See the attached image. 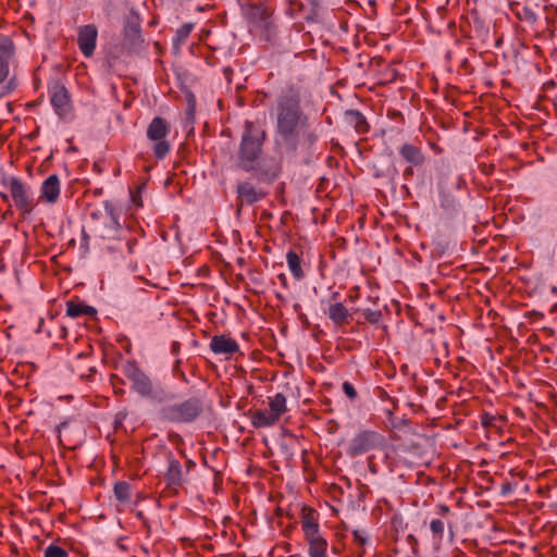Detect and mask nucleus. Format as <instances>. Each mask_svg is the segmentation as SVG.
<instances>
[{
  "mask_svg": "<svg viewBox=\"0 0 557 557\" xmlns=\"http://www.w3.org/2000/svg\"><path fill=\"white\" fill-rule=\"evenodd\" d=\"M98 29L94 24L81 26L77 32V45L86 58H90L96 49Z\"/></svg>",
  "mask_w": 557,
  "mask_h": 557,
  "instance_id": "nucleus-10",
  "label": "nucleus"
},
{
  "mask_svg": "<svg viewBox=\"0 0 557 557\" xmlns=\"http://www.w3.org/2000/svg\"><path fill=\"white\" fill-rule=\"evenodd\" d=\"M264 139V129L258 127L253 122H245L238 159L239 166L246 172H251L258 169Z\"/></svg>",
  "mask_w": 557,
  "mask_h": 557,
  "instance_id": "nucleus-2",
  "label": "nucleus"
},
{
  "mask_svg": "<svg viewBox=\"0 0 557 557\" xmlns=\"http://www.w3.org/2000/svg\"><path fill=\"white\" fill-rule=\"evenodd\" d=\"M301 529L304 536L321 533L317 512L305 508L301 513Z\"/></svg>",
  "mask_w": 557,
  "mask_h": 557,
  "instance_id": "nucleus-18",
  "label": "nucleus"
},
{
  "mask_svg": "<svg viewBox=\"0 0 557 557\" xmlns=\"http://www.w3.org/2000/svg\"><path fill=\"white\" fill-rule=\"evenodd\" d=\"M240 203L253 205L265 197V194L260 188H256L249 182H243L236 188Z\"/></svg>",
  "mask_w": 557,
  "mask_h": 557,
  "instance_id": "nucleus-15",
  "label": "nucleus"
},
{
  "mask_svg": "<svg viewBox=\"0 0 557 557\" xmlns=\"http://www.w3.org/2000/svg\"><path fill=\"white\" fill-rule=\"evenodd\" d=\"M441 207L446 211H454L456 209V200L444 195L441 200Z\"/></svg>",
  "mask_w": 557,
  "mask_h": 557,
  "instance_id": "nucleus-34",
  "label": "nucleus"
},
{
  "mask_svg": "<svg viewBox=\"0 0 557 557\" xmlns=\"http://www.w3.org/2000/svg\"><path fill=\"white\" fill-rule=\"evenodd\" d=\"M508 490H509V487H507V486H505V485L503 486V492H506V491H508Z\"/></svg>",
  "mask_w": 557,
  "mask_h": 557,
  "instance_id": "nucleus-43",
  "label": "nucleus"
},
{
  "mask_svg": "<svg viewBox=\"0 0 557 557\" xmlns=\"http://www.w3.org/2000/svg\"><path fill=\"white\" fill-rule=\"evenodd\" d=\"M143 44L140 25L135 22H128L124 27L123 50L128 54H133L143 48Z\"/></svg>",
  "mask_w": 557,
  "mask_h": 557,
  "instance_id": "nucleus-11",
  "label": "nucleus"
},
{
  "mask_svg": "<svg viewBox=\"0 0 557 557\" xmlns=\"http://www.w3.org/2000/svg\"><path fill=\"white\" fill-rule=\"evenodd\" d=\"M275 144L287 153L308 157L318 141V134L301 108L300 95L288 89L275 106Z\"/></svg>",
  "mask_w": 557,
  "mask_h": 557,
  "instance_id": "nucleus-1",
  "label": "nucleus"
},
{
  "mask_svg": "<svg viewBox=\"0 0 557 557\" xmlns=\"http://www.w3.org/2000/svg\"><path fill=\"white\" fill-rule=\"evenodd\" d=\"M94 220L92 231L96 236L102 239H121L123 233L119 222L120 214L116 208L109 201L103 202V208L90 212Z\"/></svg>",
  "mask_w": 557,
  "mask_h": 557,
  "instance_id": "nucleus-4",
  "label": "nucleus"
},
{
  "mask_svg": "<svg viewBox=\"0 0 557 557\" xmlns=\"http://www.w3.org/2000/svg\"><path fill=\"white\" fill-rule=\"evenodd\" d=\"M122 373L132 382V389L141 397L157 398L153 383L135 361H127L122 367Z\"/></svg>",
  "mask_w": 557,
  "mask_h": 557,
  "instance_id": "nucleus-5",
  "label": "nucleus"
},
{
  "mask_svg": "<svg viewBox=\"0 0 557 557\" xmlns=\"http://www.w3.org/2000/svg\"><path fill=\"white\" fill-rule=\"evenodd\" d=\"M357 557H363L364 555V548L363 547H360V546H357V549H356V553Z\"/></svg>",
  "mask_w": 557,
  "mask_h": 557,
  "instance_id": "nucleus-40",
  "label": "nucleus"
},
{
  "mask_svg": "<svg viewBox=\"0 0 557 557\" xmlns=\"http://www.w3.org/2000/svg\"><path fill=\"white\" fill-rule=\"evenodd\" d=\"M444 528V522L440 519H433L430 523L433 535L437 536L440 540L443 537Z\"/></svg>",
  "mask_w": 557,
  "mask_h": 557,
  "instance_id": "nucleus-30",
  "label": "nucleus"
},
{
  "mask_svg": "<svg viewBox=\"0 0 557 557\" xmlns=\"http://www.w3.org/2000/svg\"><path fill=\"white\" fill-rule=\"evenodd\" d=\"M286 261H287L288 269L292 272L293 276L296 280L302 278L304 271L301 269V259L298 256V253L295 252L294 250H289L286 253Z\"/></svg>",
  "mask_w": 557,
  "mask_h": 557,
  "instance_id": "nucleus-24",
  "label": "nucleus"
},
{
  "mask_svg": "<svg viewBox=\"0 0 557 557\" xmlns=\"http://www.w3.org/2000/svg\"><path fill=\"white\" fill-rule=\"evenodd\" d=\"M8 186L15 207L22 214L30 213L34 209V199L29 186L17 177L9 178Z\"/></svg>",
  "mask_w": 557,
  "mask_h": 557,
  "instance_id": "nucleus-8",
  "label": "nucleus"
},
{
  "mask_svg": "<svg viewBox=\"0 0 557 557\" xmlns=\"http://www.w3.org/2000/svg\"><path fill=\"white\" fill-rule=\"evenodd\" d=\"M194 28V24L185 23L177 30L173 38V46L175 49H180L182 45L185 44L187 38L189 37L191 30Z\"/></svg>",
  "mask_w": 557,
  "mask_h": 557,
  "instance_id": "nucleus-27",
  "label": "nucleus"
},
{
  "mask_svg": "<svg viewBox=\"0 0 557 557\" xmlns=\"http://www.w3.org/2000/svg\"><path fill=\"white\" fill-rule=\"evenodd\" d=\"M270 411L280 419V417L286 411V397L277 393L272 398H270Z\"/></svg>",
  "mask_w": 557,
  "mask_h": 557,
  "instance_id": "nucleus-26",
  "label": "nucleus"
},
{
  "mask_svg": "<svg viewBox=\"0 0 557 557\" xmlns=\"http://www.w3.org/2000/svg\"><path fill=\"white\" fill-rule=\"evenodd\" d=\"M121 239H125V246L127 248V251L129 255H133L135 252V246L137 245L136 238H126V236L123 234V237Z\"/></svg>",
  "mask_w": 557,
  "mask_h": 557,
  "instance_id": "nucleus-37",
  "label": "nucleus"
},
{
  "mask_svg": "<svg viewBox=\"0 0 557 557\" xmlns=\"http://www.w3.org/2000/svg\"><path fill=\"white\" fill-rule=\"evenodd\" d=\"M363 315L366 320L372 324L377 323L382 318L381 311L371 309H366Z\"/></svg>",
  "mask_w": 557,
  "mask_h": 557,
  "instance_id": "nucleus-32",
  "label": "nucleus"
},
{
  "mask_svg": "<svg viewBox=\"0 0 557 557\" xmlns=\"http://www.w3.org/2000/svg\"><path fill=\"white\" fill-rule=\"evenodd\" d=\"M412 174H413L412 165H410L407 169H405V171H404V175L405 176H409V175H412Z\"/></svg>",
  "mask_w": 557,
  "mask_h": 557,
  "instance_id": "nucleus-41",
  "label": "nucleus"
},
{
  "mask_svg": "<svg viewBox=\"0 0 557 557\" xmlns=\"http://www.w3.org/2000/svg\"><path fill=\"white\" fill-rule=\"evenodd\" d=\"M66 313L71 318H78L81 315L92 317V315H96L97 310L91 306L70 301V302H67Z\"/></svg>",
  "mask_w": 557,
  "mask_h": 557,
  "instance_id": "nucleus-23",
  "label": "nucleus"
},
{
  "mask_svg": "<svg viewBox=\"0 0 557 557\" xmlns=\"http://www.w3.org/2000/svg\"><path fill=\"white\" fill-rule=\"evenodd\" d=\"M169 132V124L160 116L153 117L148 125L147 137L156 143L153 146V154L159 160H162L170 152V144L164 140Z\"/></svg>",
  "mask_w": 557,
  "mask_h": 557,
  "instance_id": "nucleus-6",
  "label": "nucleus"
},
{
  "mask_svg": "<svg viewBox=\"0 0 557 557\" xmlns=\"http://www.w3.org/2000/svg\"><path fill=\"white\" fill-rule=\"evenodd\" d=\"M345 121L352 126L357 133L364 134L369 129V124L364 115L357 110H348L345 113Z\"/></svg>",
  "mask_w": 557,
  "mask_h": 557,
  "instance_id": "nucleus-20",
  "label": "nucleus"
},
{
  "mask_svg": "<svg viewBox=\"0 0 557 557\" xmlns=\"http://www.w3.org/2000/svg\"><path fill=\"white\" fill-rule=\"evenodd\" d=\"M311 4H315L317 0H310Z\"/></svg>",
  "mask_w": 557,
  "mask_h": 557,
  "instance_id": "nucleus-44",
  "label": "nucleus"
},
{
  "mask_svg": "<svg viewBox=\"0 0 557 557\" xmlns=\"http://www.w3.org/2000/svg\"><path fill=\"white\" fill-rule=\"evenodd\" d=\"M343 392L346 394V396L349 398V399H355L357 397V392H356V388L354 387V385L351 383H349L348 381H345L343 383Z\"/></svg>",
  "mask_w": 557,
  "mask_h": 557,
  "instance_id": "nucleus-35",
  "label": "nucleus"
},
{
  "mask_svg": "<svg viewBox=\"0 0 557 557\" xmlns=\"http://www.w3.org/2000/svg\"><path fill=\"white\" fill-rule=\"evenodd\" d=\"M60 191V178L57 174H51L41 184L39 199L48 203H55Z\"/></svg>",
  "mask_w": 557,
  "mask_h": 557,
  "instance_id": "nucleus-14",
  "label": "nucleus"
},
{
  "mask_svg": "<svg viewBox=\"0 0 557 557\" xmlns=\"http://www.w3.org/2000/svg\"><path fill=\"white\" fill-rule=\"evenodd\" d=\"M518 17L521 21H525L530 24H534L537 21V16L534 13V11L527 7H524L520 12H518Z\"/></svg>",
  "mask_w": 557,
  "mask_h": 557,
  "instance_id": "nucleus-29",
  "label": "nucleus"
},
{
  "mask_svg": "<svg viewBox=\"0 0 557 557\" xmlns=\"http://www.w3.org/2000/svg\"><path fill=\"white\" fill-rule=\"evenodd\" d=\"M203 398L193 396L183 401L163 406L159 410L162 421L175 424H189L195 422L203 412Z\"/></svg>",
  "mask_w": 557,
  "mask_h": 557,
  "instance_id": "nucleus-3",
  "label": "nucleus"
},
{
  "mask_svg": "<svg viewBox=\"0 0 557 557\" xmlns=\"http://www.w3.org/2000/svg\"><path fill=\"white\" fill-rule=\"evenodd\" d=\"M495 416L492 414V413H488V412H483L481 414V424L484 426V428H488V426H492L494 424V421H495Z\"/></svg>",
  "mask_w": 557,
  "mask_h": 557,
  "instance_id": "nucleus-36",
  "label": "nucleus"
},
{
  "mask_svg": "<svg viewBox=\"0 0 557 557\" xmlns=\"http://www.w3.org/2000/svg\"><path fill=\"white\" fill-rule=\"evenodd\" d=\"M44 557H69V553L64 548L51 544L45 549Z\"/></svg>",
  "mask_w": 557,
  "mask_h": 557,
  "instance_id": "nucleus-28",
  "label": "nucleus"
},
{
  "mask_svg": "<svg viewBox=\"0 0 557 557\" xmlns=\"http://www.w3.org/2000/svg\"><path fill=\"white\" fill-rule=\"evenodd\" d=\"M50 101L60 117L66 116L71 112V97L64 85L54 83L49 88Z\"/></svg>",
  "mask_w": 557,
  "mask_h": 557,
  "instance_id": "nucleus-9",
  "label": "nucleus"
},
{
  "mask_svg": "<svg viewBox=\"0 0 557 557\" xmlns=\"http://www.w3.org/2000/svg\"><path fill=\"white\" fill-rule=\"evenodd\" d=\"M113 493L119 503L127 504L131 500L132 486L126 481H119L114 484Z\"/></svg>",
  "mask_w": 557,
  "mask_h": 557,
  "instance_id": "nucleus-25",
  "label": "nucleus"
},
{
  "mask_svg": "<svg viewBox=\"0 0 557 557\" xmlns=\"http://www.w3.org/2000/svg\"><path fill=\"white\" fill-rule=\"evenodd\" d=\"M327 315L334 324L343 325L345 323H348L350 313L343 304L335 302L329 306Z\"/></svg>",
  "mask_w": 557,
  "mask_h": 557,
  "instance_id": "nucleus-21",
  "label": "nucleus"
},
{
  "mask_svg": "<svg viewBox=\"0 0 557 557\" xmlns=\"http://www.w3.org/2000/svg\"><path fill=\"white\" fill-rule=\"evenodd\" d=\"M382 435L374 431H361L356 434L348 444L347 455L356 457L363 455L382 443Z\"/></svg>",
  "mask_w": 557,
  "mask_h": 557,
  "instance_id": "nucleus-7",
  "label": "nucleus"
},
{
  "mask_svg": "<svg viewBox=\"0 0 557 557\" xmlns=\"http://www.w3.org/2000/svg\"><path fill=\"white\" fill-rule=\"evenodd\" d=\"M401 158L412 166H420L424 162L422 150L411 144H404L399 149Z\"/></svg>",
  "mask_w": 557,
  "mask_h": 557,
  "instance_id": "nucleus-17",
  "label": "nucleus"
},
{
  "mask_svg": "<svg viewBox=\"0 0 557 557\" xmlns=\"http://www.w3.org/2000/svg\"><path fill=\"white\" fill-rule=\"evenodd\" d=\"M187 100V119H193L196 110V98L195 95L190 91L186 94Z\"/></svg>",
  "mask_w": 557,
  "mask_h": 557,
  "instance_id": "nucleus-31",
  "label": "nucleus"
},
{
  "mask_svg": "<svg viewBox=\"0 0 557 557\" xmlns=\"http://www.w3.org/2000/svg\"><path fill=\"white\" fill-rule=\"evenodd\" d=\"M210 349L215 355L233 356L239 350V345L227 335H214L210 341Z\"/></svg>",
  "mask_w": 557,
  "mask_h": 557,
  "instance_id": "nucleus-13",
  "label": "nucleus"
},
{
  "mask_svg": "<svg viewBox=\"0 0 557 557\" xmlns=\"http://www.w3.org/2000/svg\"><path fill=\"white\" fill-rule=\"evenodd\" d=\"M278 277L282 280V282H283V283H285V282H286V277H285V275H284V274H281Z\"/></svg>",
  "mask_w": 557,
  "mask_h": 557,
  "instance_id": "nucleus-42",
  "label": "nucleus"
},
{
  "mask_svg": "<svg viewBox=\"0 0 557 557\" xmlns=\"http://www.w3.org/2000/svg\"><path fill=\"white\" fill-rule=\"evenodd\" d=\"M438 515H441L442 517L448 515L450 512V509L448 506L446 505H440L438 506V510H437Z\"/></svg>",
  "mask_w": 557,
  "mask_h": 557,
  "instance_id": "nucleus-39",
  "label": "nucleus"
},
{
  "mask_svg": "<svg viewBox=\"0 0 557 557\" xmlns=\"http://www.w3.org/2000/svg\"><path fill=\"white\" fill-rule=\"evenodd\" d=\"M165 479L169 485L178 486L183 483V470L181 462L170 455L169 466L165 472Z\"/></svg>",
  "mask_w": 557,
  "mask_h": 557,
  "instance_id": "nucleus-19",
  "label": "nucleus"
},
{
  "mask_svg": "<svg viewBox=\"0 0 557 557\" xmlns=\"http://www.w3.org/2000/svg\"><path fill=\"white\" fill-rule=\"evenodd\" d=\"M278 421V418H276L271 411L265 410H256L252 413L251 422L255 428H269L274 425Z\"/></svg>",
  "mask_w": 557,
  "mask_h": 557,
  "instance_id": "nucleus-22",
  "label": "nucleus"
},
{
  "mask_svg": "<svg viewBox=\"0 0 557 557\" xmlns=\"http://www.w3.org/2000/svg\"><path fill=\"white\" fill-rule=\"evenodd\" d=\"M14 53L13 40L9 36L0 34V85L9 75V64Z\"/></svg>",
  "mask_w": 557,
  "mask_h": 557,
  "instance_id": "nucleus-12",
  "label": "nucleus"
},
{
  "mask_svg": "<svg viewBox=\"0 0 557 557\" xmlns=\"http://www.w3.org/2000/svg\"><path fill=\"white\" fill-rule=\"evenodd\" d=\"M14 82L13 79H11L5 86L2 87L3 91L0 94V97L11 92L14 89Z\"/></svg>",
  "mask_w": 557,
  "mask_h": 557,
  "instance_id": "nucleus-38",
  "label": "nucleus"
},
{
  "mask_svg": "<svg viewBox=\"0 0 557 557\" xmlns=\"http://www.w3.org/2000/svg\"><path fill=\"white\" fill-rule=\"evenodd\" d=\"M352 535H354V541H355L356 545L360 546V547H364V545L368 542V537H367L366 533L360 530H355L352 532Z\"/></svg>",
  "mask_w": 557,
  "mask_h": 557,
  "instance_id": "nucleus-33",
  "label": "nucleus"
},
{
  "mask_svg": "<svg viewBox=\"0 0 557 557\" xmlns=\"http://www.w3.org/2000/svg\"><path fill=\"white\" fill-rule=\"evenodd\" d=\"M305 541L308 545L309 557H327L329 543L322 533L308 535Z\"/></svg>",
  "mask_w": 557,
  "mask_h": 557,
  "instance_id": "nucleus-16",
  "label": "nucleus"
}]
</instances>
